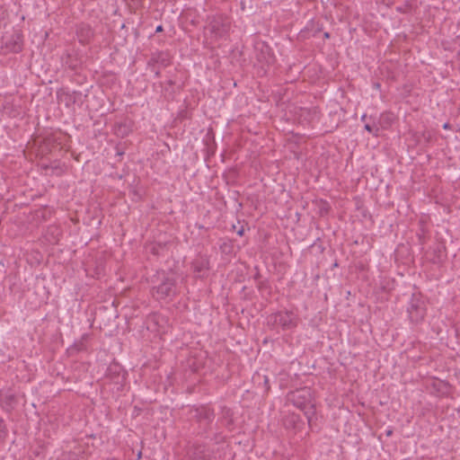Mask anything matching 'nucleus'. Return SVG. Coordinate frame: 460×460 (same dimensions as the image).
Listing matches in <instances>:
<instances>
[{
    "label": "nucleus",
    "instance_id": "nucleus-7",
    "mask_svg": "<svg viewBox=\"0 0 460 460\" xmlns=\"http://www.w3.org/2000/svg\"><path fill=\"white\" fill-rule=\"evenodd\" d=\"M365 128L368 132H373L376 137H377L379 135V128H376L375 129H373V128L369 124H366L365 125Z\"/></svg>",
    "mask_w": 460,
    "mask_h": 460
},
{
    "label": "nucleus",
    "instance_id": "nucleus-10",
    "mask_svg": "<svg viewBox=\"0 0 460 460\" xmlns=\"http://www.w3.org/2000/svg\"><path fill=\"white\" fill-rule=\"evenodd\" d=\"M163 31V27L161 25H159L157 28H156V31L159 32V31Z\"/></svg>",
    "mask_w": 460,
    "mask_h": 460
},
{
    "label": "nucleus",
    "instance_id": "nucleus-3",
    "mask_svg": "<svg viewBox=\"0 0 460 460\" xmlns=\"http://www.w3.org/2000/svg\"><path fill=\"white\" fill-rule=\"evenodd\" d=\"M426 314L425 302L420 297H413L409 307V315L412 323L421 322Z\"/></svg>",
    "mask_w": 460,
    "mask_h": 460
},
{
    "label": "nucleus",
    "instance_id": "nucleus-12",
    "mask_svg": "<svg viewBox=\"0 0 460 460\" xmlns=\"http://www.w3.org/2000/svg\"><path fill=\"white\" fill-rule=\"evenodd\" d=\"M443 127H444V128H449V124H448V123H446V124H444V126H443Z\"/></svg>",
    "mask_w": 460,
    "mask_h": 460
},
{
    "label": "nucleus",
    "instance_id": "nucleus-2",
    "mask_svg": "<svg viewBox=\"0 0 460 460\" xmlns=\"http://www.w3.org/2000/svg\"><path fill=\"white\" fill-rule=\"evenodd\" d=\"M176 294V280L172 276H164L161 283L153 288V296L157 300L172 298Z\"/></svg>",
    "mask_w": 460,
    "mask_h": 460
},
{
    "label": "nucleus",
    "instance_id": "nucleus-4",
    "mask_svg": "<svg viewBox=\"0 0 460 460\" xmlns=\"http://www.w3.org/2000/svg\"><path fill=\"white\" fill-rule=\"evenodd\" d=\"M292 400L298 408L302 409L310 401V391L306 388L301 389L292 395Z\"/></svg>",
    "mask_w": 460,
    "mask_h": 460
},
{
    "label": "nucleus",
    "instance_id": "nucleus-1",
    "mask_svg": "<svg viewBox=\"0 0 460 460\" xmlns=\"http://www.w3.org/2000/svg\"><path fill=\"white\" fill-rule=\"evenodd\" d=\"M230 22L224 16H213L209 18L204 29V35L208 44H213L217 40L225 37L229 30Z\"/></svg>",
    "mask_w": 460,
    "mask_h": 460
},
{
    "label": "nucleus",
    "instance_id": "nucleus-8",
    "mask_svg": "<svg viewBox=\"0 0 460 460\" xmlns=\"http://www.w3.org/2000/svg\"><path fill=\"white\" fill-rule=\"evenodd\" d=\"M13 50L14 52H19L22 50V45L20 43H15V45L13 48Z\"/></svg>",
    "mask_w": 460,
    "mask_h": 460
},
{
    "label": "nucleus",
    "instance_id": "nucleus-5",
    "mask_svg": "<svg viewBox=\"0 0 460 460\" xmlns=\"http://www.w3.org/2000/svg\"><path fill=\"white\" fill-rule=\"evenodd\" d=\"M111 373L117 374V376H116L117 380L115 381L117 384H120L124 381V379H125L124 373H120V367L118 365H111L109 367L108 376H110Z\"/></svg>",
    "mask_w": 460,
    "mask_h": 460
},
{
    "label": "nucleus",
    "instance_id": "nucleus-11",
    "mask_svg": "<svg viewBox=\"0 0 460 460\" xmlns=\"http://www.w3.org/2000/svg\"><path fill=\"white\" fill-rule=\"evenodd\" d=\"M237 233H238L239 235H243V229L241 228Z\"/></svg>",
    "mask_w": 460,
    "mask_h": 460
},
{
    "label": "nucleus",
    "instance_id": "nucleus-9",
    "mask_svg": "<svg viewBox=\"0 0 460 460\" xmlns=\"http://www.w3.org/2000/svg\"><path fill=\"white\" fill-rule=\"evenodd\" d=\"M258 59H259L260 62H262V61H265L267 63L270 62V57L268 58L266 57H263L262 58H258Z\"/></svg>",
    "mask_w": 460,
    "mask_h": 460
},
{
    "label": "nucleus",
    "instance_id": "nucleus-6",
    "mask_svg": "<svg viewBox=\"0 0 460 460\" xmlns=\"http://www.w3.org/2000/svg\"><path fill=\"white\" fill-rule=\"evenodd\" d=\"M192 266L196 272H202L208 269V262L205 260L196 261L193 262Z\"/></svg>",
    "mask_w": 460,
    "mask_h": 460
}]
</instances>
